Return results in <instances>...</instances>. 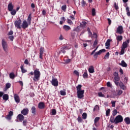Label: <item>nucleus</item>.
Listing matches in <instances>:
<instances>
[{"mask_svg":"<svg viewBox=\"0 0 130 130\" xmlns=\"http://www.w3.org/2000/svg\"><path fill=\"white\" fill-rule=\"evenodd\" d=\"M29 75H30L31 76H34L32 80L34 82H39V80H40L41 73H40V71H39V69H36L34 71V72L32 71L30 72L29 73Z\"/></svg>","mask_w":130,"mask_h":130,"instance_id":"nucleus-1","label":"nucleus"},{"mask_svg":"<svg viewBox=\"0 0 130 130\" xmlns=\"http://www.w3.org/2000/svg\"><path fill=\"white\" fill-rule=\"evenodd\" d=\"M110 121L112 123L117 124V123H120L123 121V117L120 115H118L115 118L113 116H111L110 118Z\"/></svg>","mask_w":130,"mask_h":130,"instance_id":"nucleus-2","label":"nucleus"},{"mask_svg":"<svg viewBox=\"0 0 130 130\" xmlns=\"http://www.w3.org/2000/svg\"><path fill=\"white\" fill-rule=\"evenodd\" d=\"M14 25L17 28V29H21L22 25V20H21V19H19L17 20H16L14 22Z\"/></svg>","mask_w":130,"mask_h":130,"instance_id":"nucleus-3","label":"nucleus"},{"mask_svg":"<svg viewBox=\"0 0 130 130\" xmlns=\"http://www.w3.org/2000/svg\"><path fill=\"white\" fill-rule=\"evenodd\" d=\"M2 44L4 51H5V52H7L9 49L8 48V44L7 43V42H6L5 40L3 39Z\"/></svg>","mask_w":130,"mask_h":130,"instance_id":"nucleus-4","label":"nucleus"},{"mask_svg":"<svg viewBox=\"0 0 130 130\" xmlns=\"http://www.w3.org/2000/svg\"><path fill=\"white\" fill-rule=\"evenodd\" d=\"M30 25L31 24H29L28 22L26 21V20H24L23 21L21 24V28H22V29H27V28H28Z\"/></svg>","mask_w":130,"mask_h":130,"instance_id":"nucleus-5","label":"nucleus"},{"mask_svg":"<svg viewBox=\"0 0 130 130\" xmlns=\"http://www.w3.org/2000/svg\"><path fill=\"white\" fill-rule=\"evenodd\" d=\"M85 93V90H82L80 91H77V97L79 99H82L84 98V93Z\"/></svg>","mask_w":130,"mask_h":130,"instance_id":"nucleus-6","label":"nucleus"},{"mask_svg":"<svg viewBox=\"0 0 130 130\" xmlns=\"http://www.w3.org/2000/svg\"><path fill=\"white\" fill-rule=\"evenodd\" d=\"M116 33H118L120 35L123 33V27L122 26L120 25L117 28Z\"/></svg>","mask_w":130,"mask_h":130,"instance_id":"nucleus-7","label":"nucleus"},{"mask_svg":"<svg viewBox=\"0 0 130 130\" xmlns=\"http://www.w3.org/2000/svg\"><path fill=\"white\" fill-rule=\"evenodd\" d=\"M51 84L54 87H57L58 86V81L55 78H53L51 81Z\"/></svg>","mask_w":130,"mask_h":130,"instance_id":"nucleus-8","label":"nucleus"},{"mask_svg":"<svg viewBox=\"0 0 130 130\" xmlns=\"http://www.w3.org/2000/svg\"><path fill=\"white\" fill-rule=\"evenodd\" d=\"M130 40L128 39L126 41L124 42L122 45V48H127V46L129 44Z\"/></svg>","mask_w":130,"mask_h":130,"instance_id":"nucleus-9","label":"nucleus"},{"mask_svg":"<svg viewBox=\"0 0 130 130\" xmlns=\"http://www.w3.org/2000/svg\"><path fill=\"white\" fill-rule=\"evenodd\" d=\"M14 100L15 101V102H16L17 103V104L18 103H20V97L19 96V95L17 94H14Z\"/></svg>","mask_w":130,"mask_h":130,"instance_id":"nucleus-10","label":"nucleus"},{"mask_svg":"<svg viewBox=\"0 0 130 130\" xmlns=\"http://www.w3.org/2000/svg\"><path fill=\"white\" fill-rule=\"evenodd\" d=\"M40 58L43 59L42 56H43V53L44 52V48L41 47L40 48Z\"/></svg>","mask_w":130,"mask_h":130,"instance_id":"nucleus-11","label":"nucleus"},{"mask_svg":"<svg viewBox=\"0 0 130 130\" xmlns=\"http://www.w3.org/2000/svg\"><path fill=\"white\" fill-rule=\"evenodd\" d=\"M21 114H23V115H27V114L29 113V110L28 108L23 109L21 111Z\"/></svg>","mask_w":130,"mask_h":130,"instance_id":"nucleus-12","label":"nucleus"},{"mask_svg":"<svg viewBox=\"0 0 130 130\" xmlns=\"http://www.w3.org/2000/svg\"><path fill=\"white\" fill-rule=\"evenodd\" d=\"M110 42H111V40L108 39L105 43V46L106 47V49H109V46H110Z\"/></svg>","mask_w":130,"mask_h":130,"instance_id":"nucleus-13","label":"nucleus"},{"mask_svg":"<svg viewBox=\"0 0 130 130\" xmlns=\"http://www.w3.org/2000/svg\"><path fill=\"white\" fill-rule=\"evenodd\" d=\"M38 107L39 109H43L45 107V105L43 102H40L39 103Z\"/></svg>","mask_w":130,"mask_h":130,"instance_id":"nucleus-14","label":"nucleus"},{"mask_svg":"<svg viewBox=\"0 0 130 130\" xmlns=\"http://www.w3.org/2000/svg\"><path fill=\"white\" fill-rule=\"evenodd\" d=\"M88 72L90 74H93L95 73V70H94V67L91 66L88 68Z\"/></svg>","mask_w":130,"mask_h":130,"instance_id":"nucleus-15","label":"nucleus"},{"mask_svg":"<svg viewBox=\"0 0 130 130\" xmlns=\"http://www.w3.org/2000/svg\"><path fill=\"white\" fill-rule=\"evenodd\" d=\"M119 86L120 88L122 89V90H125V89H126V86H125L124 84H123L121 81L120 82Z\"/></svg>","mask_w":130,"mask_h":130,"instance_id":"nucleus-16","label":"nucleus"},{"mask_svg":"<svg viewBox=\"0 0 130 130\" xmlns=\"http://www.w3.org/2000/svg\"><path fill=\"white\" fill-rule=\"evenodd\" d=\"M119 66H121V67H123V68H126V67H127V64L125 63L124 60H122L121 62L119 63Z\"/></svg>","mask_w":130,"mask_h":130,"instance_id":"nucleus-17","label":"nucleus"},{"mask_svg":"<svg viewBox=\"0 0 130 130\" xmlns=\"http://www.w3.org/2000/svg\"><path fill=\"white\" fill-rule=\"evenodd\" d=\"M8 9L9 12H10L12 10H14V7L13 6V4H12V3H9V4L8 6Z\"/></svg>","mask_w":130,"mask_h":130,"instance_id":"nucleus-18","label":"nucleus"},{"mask_svg":"<svg viewBox=\"0 0 130 130\" xmlns=\"http://www.w3.org/2000/svg\"><path fill=\"white\" fill-rule=\"evenodd\" d=\"M62 49H65L66 50L71 49L72 48V45H68L67 46H62Z\"/></svg>","mask_w":130,"mask_h":130,"instance_id":"nucleus-19","label":"nucleus"},{"mask_svg":"<svg viewBox=\"0 0 130 130\" xmlns=\"http://www.w3.org/2000/svg\"><path fill=\"white\" fill-rule=\"evenodd\" d=\"M63 29L65 31H68L69 30H71V27L70 26H69V25H63Z\"/></svg>","mask_w":130,"mask_h":130,"instance_id":"nucleus-20","label":"nucleus"},{"mask_svg":"<svg viewBox=\"0 0 130 130\" xmlns=\"http://www.w3.org/2000/svg\"><path fill=\"white\" fill-rule=\"evenodd\" d=\"M27 23L31 25V20H32L31 14H29L27 17Z\"/></svg>","mask_w":130,"mask_h":130,"instance_id":"nucleus-21","label":"nucleus"},{"mask_svg":"<svg viewBox=\"0 0 130 130\" xmlns=\"http://www.w3.org/2000/svg\"><path fill=\"white\" fill-rule=\"evenodd\" d=\"M3 100H5L6 101L9 100V94H5L3 96Z\"/></svg>","mask_w":130,"mask_h":130,"instance_id":"nucleus-22","label":"nucleus"},{"mask_svg":"<svg viewBox=\"0 0 130 130\" xmlns=\"http://www.w3.org/2000/svg\"><path fill=\"white\" fill-rule=\"evenodd\" d=\"M18 117L20 121H23V120H24V117L23 116V115L20 114L19 115H18Z\"/></svg>","mask_w":130,"mask_h":130,"instance_id":"nucleus-23","label":"nucleus"},{"mask_svg":"<svg viewBox=\"0 0 130 130\" xmlns=\"http://www.w3.org/2000/svg\"><path fill=\"white\" fill-rule=\"evenodd\" d=\"M83 77L84 79H87L88 78V72L87 70H85L84 73L83 75Z\"/></svg>","mask_w":130,"mask_h":130,"instance_id":"nucleus-24","label":"nucleus"},{"mask_svg":"<svg viewBox=\"0 0 130 130\" xmlns=\"http://www.w3.org/2000/svg\"><path fill=\"white\" fill-rule=\"evenodd\" d=\"M124 121L126 124H130V118L129 117H126L124 119Z\"/></svg>","mask_w":130,"mask_h":130,"instance_id":"nucleus-25","label":"nucleus"},{"mask_svg":"<svg viewBox=\"0 0 130 130\" xmlns=\"http://www.w3.org/2000/svg\"><path fill=\"white\" fill-rule=\"evenodd\" d=\"M122 38H123L122 36H117L116 37L117 42H119L120 41H121V40H122Z\"/></svg>","mask_w":130,"mask_h":130,"instance_id":"nucleus-26","label":"nucleus"},{"mask_svg":"<svg viewBox=\"0 0 130 130\" xmlns=\"http://www.w3.org/2000/svg\"><path fill=\"white\" fill-rule=\"evenodd\" d=\"M66 53V49H62V46L61 48V50L59 52V54H64Z\"/></svg>","mask_w":130,"mask_h":130,"instance_id":"nucleus-27","label":"nucleus"},{"mask_svg":"<svg viewBox=\"0 0 130 130\" xmlns=\"http://www.w3.org/2000/svg\"><path fill=\"white\" fill-rule=\"evenodd\" d=\"M100 119V117H96L95 118L94 121V124H95V126H97L96 123H97V122H98V121H99Z\"/></svg>","mask_w":130,"mask_h":130,"instance_id":"nucleus-28","label":"nucleus"},{"mask_svg":"<svg viewBox=\"0 0 130 130\" xmlns=\"http://www.w3.org/2000/svg\"><path fill=\"white\" fill-rule=\"evenodd\" d=\"M77 92H79L80 91H82L81 89H82V85L79 84L77 86H76Z\"/></svg>","mask_w":130,"mask_h":130,"instance_id":"nucleus-29","label":"nucleus"},{"mask_svg":"<svg viewBox=\"0 0 130 130\" xmlns=\"http://www.w3.org/2000/svg\"><path fill=\"white\" fill-rule=\"evenodd\" d=\"M31 110V113L32 114H36V108L33 106L32 107Z\"/></svg>","mask_w":130,"mask_h":130,"instance_id":"nucleus-30","label":"nucleus"},{"mask_svg":"<svg viewBox=\"0 0 130 130\" xmlns=\"http://www.w3.org/2000/svg\"><path fill=\"white\" fill-rule=\"evenodd\" d=\"M126 12L127 16L129 17L130 16L129 7H126Z\"/></svg>","mask_w":130,"mask_h":130,"instance_id":"nucleus-31","label":"nucleus"},{"mask_svg":"<svg viewBox=\"0 0 130 130\" xmlns=\"http://www.w3.org/2000/svg\"><path fill=\"white\" fill-rule=\"evenodd\" d=\"M106 50L105 49H103L102 50H100V51L96 52L97 54H98V55H100V54H101V53H102V52H105Z\"/></svg>","mask_w":130,"mask_h":130,"instance_id":"nucleus-32","label":"nucleus"},{"mask_svg":"<svg viewBox=\"0 0 130 130\" xmlns=\"http://www.w3.org/2000/svg\"><path fill=\"white\" fill-rule=\"evenodd\" d=\"M9 77L10 79H15L16 76H15V74H14V73H11L9 74Z\"/></svg>","mask_w":130,"mask_h":130,"instance_id":"nucleus-33","label":"nucleus"},{"mask_svg":"<svg viewBox=\"0 0 130 130\" xmlns=\"http://www.w3.org/2000/svg\"><path fill=\"white\" fill-rule=\"evenodd\" d=\"M117 93H116L115 95V96H120V95L122 93V90H117Z\"/></svg>","mask_w":130,"mask_h":130,"instance_id":"nucleus-34","label":"nucleus"},{"mask_svg":"<svg viewBox=\"0 0 130 130\" xmlns=\"http://www.w3.org/2000/svg\"><path fill=\"white\" fill-rule=\"evenodd\" d=\"M20 68L21 70V72H22V73H23V74H24V73H26V72H27V70L24 68V66H23V65H22L20 67Z\"/></svg>","mask_w":130,"mask_h":130,"instance_id":"nucleus-35","label":"nucleus"},{"mask_svg":"<svg viewBox=\"0 0 130 130\" xmlns=\"http://www.w3.org/2000/svg\"><path fill=\"white\" fill-rule=\"evenodd\" d=\"M73 31L77 32V33H79V32L81 31V29H80V27L78 26L77 27L74 28Z\"/></svg>","mask_w":130,"mask_h":130,"instance_id":"nucleus-36","label":"nucleus"},{"mask_svg":"<svg viewBox=\"0 0 130 130\" xmlns=\"http://www.w3.org/2000/svg\"><path fill=\"white\" fill-rule=\"evenodd\" d=\"M10 12H11V14L12 16H15V15H16V14H17V11L15 9H13Z\"/></svg>","mask_w":130,"mask_h":130,"instance_id":"nucleus-37","label":"nucleus"},{"mask_svg":"<svg viewBox=\"0 0 130 130\" xmlns=\"http://www.w3.org/2000/svg\"><path fill=\"white\" fill-rule=\"evenodd\" d=\"M86 25H87V22H86L85 21H83L82 23H81L80 26H81V27L83 28H85Z\"/></svg>","mask_w":130,"mask_h":130,"instance_id":"nucleus-38","label":"nucleus"},{"mask_svg":"<svg viewBox=\"0 0 130 130\" xmlns=\"http://www.w3.org/2000/svg\"><path fill=\"white\" fill-rule=\"evenodd\" d=\"M60 93L61 96H66L67 95V92L64 90H60Z\"/></svg>","mask_w":130,"mask_h":130,"instance_id":"nucleus-39","label":"nucleus"},{"mask_svg":"<svg viewBox=\"0 0 130 130\" xmlns=\"http://www.w3.org/2000/svg\"><path fill=\"white\" fill-rule=\"evenodd\" d=\"M91 13H92V16H96V10H95V8L92 9Z\"/></svg>","mask_w":130,"mask_h":130,"instance_id":"nucleus-40","label":"nucleus"},{"mask_svg":"<svg viewBox=\"0 0 130 130\" xmlns=\"http://www.w3.org/2000/svg\"><path fill=\"white\" fill-rule=\"evenodd\" d=\"M124 50H125V49L121 47V51L120 53V55H122L124 54Z\"/></svg>","mask_w":130,"mask_h":130,"instance_id":"nucleus-41","label":"nucleus"},{"mask_svg":"<svg viewBox=\"0 0 130 130\" xmlns=\"http://www.w3.org/2000/svg\"><path fill=\"white\" fill-rule=\"evenodd\" d=\"M110 114V109H108L106 111V116H109V114Z\"/></svg>","mask_w":130,"mask_h":130,"instance_id":"nucleus-42","label":"nucleus"},{"mask_svg":"<svg viewBox=\"0 0 130 130\" xmlns=\"http://www.w3.org/2000/svg\"><path fill=\"white\" fill-rule=\"evenodd\" d=\"M116 114H117V110L115 109L113 111L112 115H113V116H115V115H116Z\"/></svg>","mask_w":130,"mask_h":130,"instance_id":"nucleus-43","label":"nucleus"},{"mask_svg":"<svg viewBox=\"0 0 130 130\" xmlns=\"http://www.w3.org/2000/svg\"><path fill=\"white\" fill-rule=\"evenodd\" d=\"M114 81H118L119 80H120V78L119 76H116L114 77Z\"/></svg>","mask_w":130,"mask_h":130,"instance_id":"nucleus-44","label":"nucleus"},{"mask_svg":"<svg viewBox=\"0 0 130 130\" xmlns=\"http://www.w3.org/2000/svg\"><path fill=\"white\" fill-rule=\"evenodd\" d=\"M61 10H62V11H63L64 12H66V10H67V5L62 6Z\"/></svg>","mask_w":130,"mask_h":130,"instance_id":"nucleus-45","label":"nucleus"},{"mask_svg":"<svg viewBox=\"0 0 130 130\" xmlns=\"http://www.w3.org/2000/svg\"><path fill=\"white\" fill-rule=\"evenodd\" d=\"M82 118L83 119H86V118H87V113H83L82 114Z\"/></svg>","mask_w":130,"mask_h":130,"instance_id":"nucleus-46","label":"nucleus"},{"mask_svg":"<svg viewBox=\"0 0 130 130\" xmlns=\"http://www.w3.org/2000/svg\"><path fill=\"white\" fill-rule=\"evenodd\" d=\"M56 114V110L55 109L52 110V115H55Z\"/></svg>","mask_w":130,"mask_h":130,"instance_id":"nucleus-47","label":"nucleus"},{"mask_svg":"<svg viewBox=\"0 0 130 130\" xmlns=\"http://www.w3.org/2000/svg\"><path fill=\"white\" fill-rule=\"evenodd\" d=\"M114 7L115 8V10H118L119 8L118 7V5L116 4V3H114Z\"/></svg>","mask_w":130,"mask_h":130,"instance_id":"nucleus-48","label":"nucleus"},{"mask_svg":"<svg viewBox=\"0 0 130 130\" xmlns=\"http://www.w3.org/2000/svg\"><path fill=\"white\" fill-rule=\"evenodd\" d=\"M127 81H128V78L127 77H125L124 78V83L127 84Z\"/></svg>","mask_w":130,"mask_h":130,"instance_id":"nucleus-49","label":"nucleus"},{"mask_svg":"<svg viewBox=\"0 0 130 130\" xmlns=\"http://www.w3.org/2000/svg\"><path fill=\"white\" fill-rule=\"evenodd\" d=\"M87 32H88V34L89 36H92V32H91V30H90V28H87Z\"/></svg>","mask_w":130,"mask_h":130,"instance_id":"nucleus-50","label":"nucleus"},{"mask_svg":"<svg viewBox=\"0 0 130 130\" xmlns=\"http://www.w3.org/2000/svg\"><path fill=\"white\" fill-rule=\"evenodd\" d=\"M97 44H98V42L97 41V40H95L93 45V48H94V47L96 46V45H97Z\"/></svg>","mask_w":130,"mask_h":130,"instance_id":"nucleus-51","label":"nucleus"},{"mask_svg":"<svg viewBox=\"0 0 130 130\" xmlns=\"http://www.w3.org/2000/svg\"><path fill=\"white\" fill-rule=\"evenodd\" d=\"M104 58L105 59H106V58H109V52L106 53Z\"/></svg>","mask_w":130,"mask_h":130,"instance_id":"nucleus-52","label":"nucleus"},{"mask_svg":"<svg viewBox=\"0 0 130 130\" xmlns=\"http://www.w3.org/2000/svg\"><path fill=\"white\" fill-rule=\"evenodd\" d=\"M115 103H116V101H112L111 102L112 107H115Z\"/></svg>","mask_w":130,"mask_h":130,"instance_id":"nucleus-53","label":"nucleus"},{"mask_svg":"<svg viewBox=\"0 0 130 130\" xmlns=\"http://www.w3.org/2000/svg\"><path fill=\"white\" fill-rule=\"evenodd\" d=\"M107 87H109L110 88H111V87H112V85L111 84V83H110V82L108 81L107 83Z\"/></svg>","mask_w":130,"mask_h":130,"instance_id":"nucleus-54","label":"nucleus"},{"mask_svg":"<svg viewBox=\"0 0 130 130\" xmlns=\"http://www.w3.org/2000/svg\"><path fill=\"white\" fill-rule=\"evenodd\" d=\"M6 87L7 88V89L11 88V84L9 83H7L6 85Z\"/></svg>","mask_w":130,"mask_h":130,"instance_id":"nucleus-55","label":"nucleus"},{"mask_svg":"<svg viewBox=\"0 0 130 130\" xmlns=\"http://www.w3.org/2000/svg\"><path fill=\"white\" fill-rule=\"evenodd\" d=\"M65 63H70L71 62V59H67L64 60Z\"/></svg>","mask_w":130,"mask_h":130,"instance_id":"nucleus-56","label":"nucleus"},{"mask_svg":"<svg viewBox=\"0 0 130 130\" xmlns=\"http://www.w3.org/2000/svg\"><path fill=\"white\" fill-rule=\"evenodd\" d=\"M99 106L96 105L93 109V111H95V110H99Z\"/></svg>","mask_w":130,"mask_h":130,"instance_id":"nucleus-57","label":"nucleus"},{"mask_svg":"<svg viewBox=\"0 0 130 130\" xmlns=\"http://www.w3.org/2000/svg\"><path fill=\"white\" fill-rule=\"evenodd\" d=\"M98 95L99 96V97H104V94H103L102 92H99Z\"/></svg>","mask_w":130,"mask_h":130,"instance_id":"nucleus-58","label":"nucleus"},{"mask_svg":"<svg viewBox=\"0 0 130 130\" xmlns=\"http://www.w3.org/2000/svg\"><path fill=\"white\" fill-rule=\"evenodd\" d=\"M74 74L76 75V76H77V77H79V72H78V71H77V70L74 71Z\"/></svg>","mask_w":130,"mask_h":130,"instance_id":"nucleus-59","label":"nucleus"},{"mask_svg":"<svg viewBox=\"0 0 130 130\" xmlns=\"http://www.w3.org/2000/svg\"><path fill=\"white\" fill-rule=\"evenodd\" d=\"M77 120H78V122H82V118L81 117H78Z\"/></svg>","mask_w":130,"mask_h":130,"instance_id":"nucleus-60","label":"nucleus"},{"mask_svg":"<svg viewBox=\"0 0 130 130\" xmlns=\"http://www.w3.org/2000/svg\"><path fill=\"white\" fill-rule=\"evenodd\" d=\"M64 38H63V36H62V35H60L59 37V40H63Z\"/></svg>","mask_w":130,"mask_h":130,"instance_id":"nucleus-61","label":"nucleus"},{"mask_svg":"<svg viewBox=\"0 0 130 130\" xmlns=\"http://www.w3.org/2000/svg\"><path fill=\"white\" fill-rule=\"evenodd\" d=\"M113 76H114V77L119 76H118V73L116 72H115L113 73Z\"/></svg>","mask_w":130,"mask_h":130,"instance_id":"nucleus-62","label":"nucleus"},{"mask_svg":"<svg viewBox=\"0 0 130 130\" xmlns=\"http://www.w3.org/2000/svg\"><path fill=\"white\" fill-rule=\"evenodd\" d=\"M9 39H10V40H11V41H13V40H14V36H11L9 37Z\"/></svg>","mask_w":130,"mask_h":130,"instance_id":"nucleus-63","label":"nucleus"},{"mask_svg":"<svg viewBox=\"0 0 130 130\" xmlns=\"http://www.w3.org/2000/svg\"><path fill=\"white\" fill-rule=\"evenodd\" d=\"M116 86L118 87L119 86V82L118 81H114Z\"/></svg>","mask_w":130,"mask_h":130,"instance_id":"nucleus-64","label":"nucleus"}]
</instances>
